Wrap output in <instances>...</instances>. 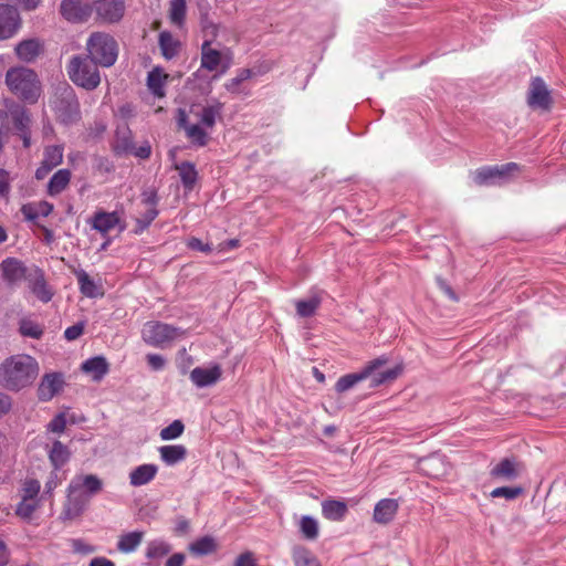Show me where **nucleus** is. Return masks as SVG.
Masks as SVG:
<instances>
[{"instance_id":"nucleus-3","label":"nucleus","mask_w":566,"mask_h":566,"mask_svg":"<svg viewBox=\"0 0 566 566\" xmlns=\"http://www.w3.org/2000/svg\"><path fill=\"white\" fill-rule=\"evenodd\" d=\"M10 92L27 103L34 104L41 95V83L36 73L28 67H11L6 74Z\"/></svg>"},{"instance_id":"nucleus-23","label":"nucleus","mask_w":566,"mask_h":566,"mask_svg":"<svg viewBox=\"0 0 566 566\" xmlns=\"http://www.w3.org/2000/svg\"><path fill=\"white\" fill-rule=\"evenodd\" d=\"M90 223L92 229L98 231L103 235H106L108 232H111L118 226L120 227V229H124V226H120V216L117 211H97L92 217Z\"/></svg>"},{"instance_id":"nucleus-48","label":"nucleus","mask_w":566,"mask_h":566,"mask_svg":"<svg viewBox=\"0 0 566 566\" xmlns=\"http://www.w3.org/2000/svg\"><path fill=\"white\" fill-rule=\"evenodd\" d=\"M185 426L180 420L172 421L169 426L161 429L159 436L164 441L177 439L182 434Z\"/></svg>"},{"instance_id":"nucleus-34","label":"nucleus","mask_w":566,"mask_h":566,"mask_svg":"<svg viewBox=\"0 0 566 566\" xmlns=\"http://www.w3.org/2000/svg\"><path fill=\"white\" fill-rule=\"evenodd\" d=\"M143 531H134L118 537L117 549L120 553L129 554L135 552L144 539Z\"/></svg>"},{"instance_id":"nucleus-28","label":"nucleus","mask_w":566,"mask_h":566,"mask_svg":"<svg viewBox=\"0 0 566 566\" xmlns=\"http://www.w3.org/2000/svg\"><path fill=\"white\" fill-rule=\"evenodd\" d=\"M158 472V467L153 463H146L136 467L129 473V483L133 486H142L153 481Z\"/></svg>"},{"instance_id":"nucleus-11","label":"nucleus","mask_w":566,"mask_h":566,"mask_svg":"<svg viewBox=\"0 0 566 566\" xmlns=\"http://www.w3.org/2000/svg\"><path fill=\"white\" fill-rule=\"evenodd\" d=\"M388 359L385 356L378 357L374 360L367 363L363 369H370V374L368 375V379L370 380L369 387L376 388L380 385L390 382L398 378L401 374V366H395L394 368L382 369V367L387 364Z\"/></svg>"},{"instance_id":"nucleus-31","label":"nucleus","mask_w":566,"mask_h":566,"mask_svg":"<svg viewBox=\"0 0 566 566\" xmlns=\"http://www.w3.org/2000/svg\"><path fill=\"white\" fill-rule=\"evenodd\" d=\"M160 459L167 465H175L184 461L187 457V449L182 444H168L158 449Z\"/></svg>"},{"instance_id":"nucleus-62","label":"nucleus","mask_w":566,"mask_h":566,"mask_svg":"<svg viewBox=\"0 0 566 566\" xmlns=\"http://www.w3.org/2000/svg\"><path fill=\"white\" fill-rule=\"evenodd\" d=\"M90 566H115V564L105 557H95L90 562Z\"/></svg>"},{"instance_id":"nucleus-30","label":"nucleus","mask_w":566,"mask_h":566,"mask_svg":"<svg viewBox=\"0 0 566 566\" xmlns=\"http://www.w3.org/2000/svg\"><path fill=\"white\" fill-rule=\"evenodd\" d=\"M43 51V45L36 39L21 41L15 46L18 57L23 62H33Z\"/></svg>"},{"instance_id":"nucleus-51","label":"nucleus","mask_w":566,"mask_h":566,"mask_svg":"<svg viewBox=\"0 0 566 566\" xmlns=\"http://www.w3.org/2000/svg\"><path fill=\"white\" fill-rule=\"evenodd\" d=\"M157 216H158V210L156 209V207H147V210L145 211V213L136 220L137 221L136 233L143 232Z\"/></svg>"},{"instance_id":"nucleus-6","label":"nucleus","mask_w":566,"mask_h":566,"mask_svg":"<svg viewBox=\"0 0 566 566\" xmlns=\"http://www.w3.org/2000/svg\"><path fill=\"white\" fill-rule=\"evenodd\" d=\"M40 491L41 483L34 478H25L21 482V486L19 489L20 501L14 510L18 517L27 522L33 518V514L41 506L42 496L40 495Z\"/></svg>"},{"instance_id":"nucleus-1","label":"nucleus","mask_w":566,"mask_h":566,"mask_svg":"<svg viewBox=\"0 0 566 566\" xmlns=\"http://www.w3.org/2000/svg\"><path fill=\"white\" fill-rule=\"evenodd\" d=\"M103 490V481L95 474H77L67 486V497L63 509V517L73 520L86 509L92 496Z\"/></svg>"},{"instance_id":"nucleus-59","label":"nucleus","mask_w":566,"mask_h":566,"mask_svg":"<svg viewBox=\"0 0 566 566\" xmlns=\"http://www.w3.org/2000/svg\"><path fill=\"white\" fill-rule=\"evenodd\" d=\"M11 408V399L6 394L0 392V417L7 413Z\"/></svg>"},{"instance_id":"nucleus-56","label":"nucleus","mask_w":566,"mask_h":566,"mask_svg":"<svg viewBox=\"0 0 566 566\" xmlns=\"http://www.w3.org/2000/svg\"><path fill=\"white\" fill-rule=\"evenodd\" d=\"M234 566H258L255 558L251 552H247L238 556Z\"/></svg>"},{"instance_id":"nucleus-54","label":"nucleus","mask_w":566,"mask_h":566,"mask_svg":"<svg viewBox=\"0 0 566 566\" xmlns=\"http://www.w3.org/2000/svg\"><path fill=\"white\" fill-rule=\"evenodd\" d=\"M146 360L153 370H161L166 365V359L158 354H148Z\"/></svg>"},{"instance_id":"nucleus-64","label":"nucleus","mask_w":566,"mask_h":566,"mask_svg":"<svg viewBox=\"0 0 566 566\" xmlns=\"http://www.w3.org/2000/svg\"><path fill=\"white\" fill-rule=\"evenodd\" d=\"M144 203L147 206V207H156V203H157V196L155 192H150V193H145V198H144Z\"/></svg>"},{"instance_id":"nucleus-40","label":"nucleus","mask_w":566,"mask_h":566,"mask_svg":"<svg viewBox=\"0 0 566 566\" xmlns=\"http://www.w3.org/2000/svg\"><path fill=\"white\" fill-rule=\"evenodd\" d=\"M298 528L304 538L315 541L319 535L318 521L310 515H303L298 522Z\"/></svg>"},{"instance_id":"nucleus-42","label":"nucleus","mask_w":566,"mask_h":566,"mask_svg":"<svg viewBox=\"0 0 566 566\" xmlns=\"http://www.w3.org/2000/svg\"><path fill=\"white\" fill-rule=\"evenodd\" d=\"M293 560L295 566H322L317 557L304 546L294 547Z\"/></svg>"},{"instance_id":"nucleus-43","label":"nucleus","mask_w":566,"mask_h":566,"mask_svg":"<svg viewBox=\"0 0 566 566\" xmlns=\"http://www.w3.org/2000/svg\"><path fill=\"white\" fill-rule=\"evenodd\" d=\"M322 298L319 295H313L308 300H300L296 301L295 307L296 313L301 317H311L315 314L316 310L319 307Z\"/></svg>"},{"instance_id":"nucleus-21","label":"nucleus","mask_w":566,"mask_h":566,"mask_svg":"<svg viewBox=\"0 0 566 566\" xmlns=\"http://www.w3.org/2000/svg\"><path fill=\"white\" fill-rule=\"evenodd\" d=\"M221 103H214L212 105L193 104L190 107V115L195 117V123H198V125L212 128L217 118L221 115Z\"/></svg>"},{"instance_id":"nucleus-47","label":"nucleus","mask_w":566,"mask_h":566,"mask_svg":"<svg viewBox=\"0 0 566 566\" xmlns=\"http://www.w3.org/2000/svg\"><path fill=\"white\" fill-rule=\"evenodd\" d=\"M217 548L216 542L210 536H203L190 544L189 551L195 555H208Z\"/></svg>"},{"instance_id":"nucleus-37","label":"nucleus","mask_w":566,"mask_h":566,"mask_svg":"<svg viewBox=\"0 0 566 566\" xmlns=\"http://www.w3.org/2000/svg\"><path fill=\"white\" fill-rule=\"evenodd\" d=\"M53 210V205L48 201L23 205L21 212L27 220L33 221L39 217H48Z\"/></svg>"},{"instance_id":"nucleus-33","label":"nucleus","mask_w":566,"mask_h":566,"mask_svg":"<svg viewBox=\"0 0 566 566\" xmlns=\"http://www.w3.org/2000/svg\"><path fill=\"white\" fill-rule=\"evenodd\" d=\"M71 458V451L61 441L55 440L49 450V459L55 471L60 470L64 464L69 462Z\"/></svg>"},{"instance_id":"nucleus-25","label":"nucleus","mask_w":566,"mask_h":566,"mask_svg":"<svg viewBox=\"0 0 566 566\" xmlns=\"http://www.w3.org/2000/svg\"><path fill=\"white\" fill-rule=\"evenodd\" d=\"M178 125L186 130L187 137L197 146H206L208 135L203 130L202 125L198 123H188L187 113L184 109L178 111Z\"/></svg>"},{"instance_id":"nucleus-16","label":"nucleus","mask_w":566,"mask_h":566,"mask_svg":"<svg viewBox=\"0 0 566 566\" xmlns=\"http://www.w3.org/2000/svg\"><path fill=\"white\" fill-rule=\"evenodd\" d=\"M25 281L29 290L38 300L43 303H49L52 300L54 292L48 284L44 272L40 268L34 266L30 269Z\"/></svg>"},{"instance_id":"nucleus-63","label":"nucleus","mask_w":566,"mask_h":566,"mask_svg":"<svg viewBox=\"0 0 566 566\" xmlns=\"http://www.w3.org/2000/svg\"><path fill=\"white\" fill-rule=\"evenodd\" d=\"M252 76V71L250 69H241L237 74V81L241 83L249 80Z\"/></svg>"},{"instance_id":"nucleus-35","label":"nucleus","mask_w":566,"mask_h":566,"mask_svg":"<svg viewBox=\"0 0 566 566\" xmlns=\"http://www.w3.org/2000/svg\"><path fill=\"white\" fill-rule=\"evenodd\" d=\"M71 171L65 168L54 172L48 184V193L54 197L64 191L71 181Z\"/></svg>"},{"instance_id":"nucleus-15","label":"nucleus","mask_w":566,"mask_h":566,"mask_svg":"<svg viewBox=\"0 0 566 566\" xmlns=\"http://www.w3.org/2000/svg\"><path fill=\"white\" fill-rule=\"evenodd\" d=\"M92 7L97 19L104 23H116L123 19L125 13V2L123 0H97Z\"/></svg>"},{"instance_id":"nucleus-39","label":"nucleus","mask_w":566,"mask_h":566,"mask_svg":"<svg viewBox=\"0 0 566 566\" xmlns=\"http://www.w3.org/2000/svg\"><path fill=\"white\" fill-rule=\"evenodd\" d=\"M82 370L98 380L108 371V364L104 357H93L83 363Z\"/></svg>"},{"instance_id":"nucleus-49","label":"nucleus","mask_w":566,"mask_h":566,"mask_svg":"<svg viewBox=\"0 0 566 566\" xmlns=\"http://www.w3.org/2000/svg\"><path fill=\"white\" fill-rule=\"evenodd\" d=\"M20 333L27 337L40 338L43 334V329L39 324L30 319H22L20 322Z\"/></svg>"},{"instance_id":"nucleus-2","label":"nucleus","mask_w":566,"mask_h":566,"mask_svg":"<svg viewBox=\"0 0 566 566\" xmlns=\"http://www.w3.org/2000/svg\"><path fill=\"white\" fill-rule=\"evenodd\" d=\"M39 365L29 355H14L0 366V384L8 390L19 391L36 379Z\"/></svg>"},{"instance_id":"nucleus-61","label":"nucleus","mask_w":566,"mask_h":566,"mask_svg":"<svg viewBox=\"0 0 566 566\" xmlns=\"http://www.w3.org/2000/svg\"><path fill=\"white\" fill-rule=\"evenodd\" d=\"M189 530V522L186 518H178L176 523V533L186 534Z\"/></svg>"},{"instance_id":"nucleus-55","label":"nucleus","mask_w":566,"mask_h":566,"mask_svg":"<svg viewBox=\"0 0 566 566\" xmlns=\"http://www.w3.org/2000/svg\"><path fill=\"white\" fill-rule=\"evenodd\" d=\"M83 332H84V324L77 323V324H74L65 329L64 337L67 340H75L83 334Z\"/></svg>"},{"instance_id":"nucleus-14","label":"nucleus","mask_w":566,"mask_h":566,"mask_svg":"<svg viewBox=\"0 0 566 566\" xmlns=\"http://www.w3.org/2000/svg\"><path fill=\"white\" fill-rule=\"evenodd\" d=\"M60 12L69 22L82 23L88 20L93 7L87 0H62Z\"/></svg>"},{"instance_id":"nucleus-17","label":"nucleus","mask_w":566,"mask_h":566,"mask_svg":"<svg viewBox=\"0 0 566 566\" xmlns=\"http://www.w3.org/2000/svg\"><path fill=\"white\" fill-rule=\"evenodd\" d=\"M64 148L62 145L44 147L40 166L35 170V178L43 180L54 168L63 163Z\"/></svg>"},{"instance_id":"nucleus-57","label":"nucleus","mask_w":566,"mask_h":566,"mask_svg":"<svg viewBox=\"0 0 566 566\" xmlns=\"http://www.w3.org/2000/svg\"><path fill=\"white\" fill-rule=\"evenodd\" d=\"M437 283H438V286L439 289L452 301L457 302L458 301V296L455 295V293L453 292V290L451 289V286L441 277H438L437 279Z\"/></svg>"},{"instance_id":"nucleus-8","label":"nucleus","mask_w":566,"mask_h":566,"mask_svg":"<svg viewBox=\"0 0 566 566\" xmlns=\"http://www.w3.org/2000/svg\"><path fill=\"white\" fill-rule=\"evenodd\" d=\"M51 104L64 123H71L78 117L80 104L74 91L69 85L60 88Z\"/></svg>"},{"instance_id":"nucleus-5","label":"nucleus","mask_w":566,"mask_h":566,"mask_svg":"<svg viewBox=\"0 0 566 566\" xmlns=\"http://www.w3.org/2000/svg\"><path fill=\"white\" fill-rule=\"evenodd\" d=\"M97 65L88 56L75 55L70 60L66 71L75 85L92 91L101 83Z\"/></svg>"},{"instance_id":"nucleus-19","label":"nucleus","mask_w":566,"mask_h":566,"mask_svg":"<svg viewBox=\"0 0 566 566\" xmlns=\"http://www.w3.org/2000/svg\"><path fill=\"white\" fill-rule=\"evenodd\" d=\"M1 276L7 284L13 286L27 280L30 269L15 258H7L0 264Z\"/></svg>"},{"instance_id":"nucleus-22","label":"nucleus","mask_w":566,"mask_h":566,"mask_svg":"<svg viewBox=\"0 0 566 566\" xmlns=\"http://www.w3.org/2000/svg\"><path fill=\"white\" fill-rule=\"evenodd\" d=\"M222 369L219 365L196 367L190 371V380L199 388L209 387L219 381Z\"/></svg>"},{"instance_id":"nucleus-32","label":"nucleus","mask_w":566,"mask_h":566,"mask_svg":"<svg viewBox=\"0 0 566 566\" xmlns=\"http://www.w3.org/2000/svg\"><path fill=\"white\" fill-rule=\"evenodd\" d=\"M369 369H360L357 373L347 374L338 378L335 384V390L338 394L346 392L353 389L358 382L367 380L368 375L370 374Z\"/></svg>"},{"instance_id":"nucleus-12","label":"nucleus","mask_w":566,"mask_h":566,"mask_svg":"<svg viewBox=\"0 0 566 566\" xmlns=\"http://www.w3.org/2000/svg\"><path fill=\"white\" fill-rule=\"evenodd\" d=\"M525 471L524 464L516 458H504L490 470V476L496 482H513Z\"/></svg>"},{"instance_id":"nucleus-10","label":"nucleus","mask_w":566,"mask_h":566,"mask_svg":"<svg viewBox=\"0 0 566 566\" xmlns=\"http://www.w3.org/2000/svg\"><path fill=\"white\" fill-rule=\"evenodd\" d=\"M517 169L518 166L515 163L485 166L474 171L473 180L479 186L494 185L496 182L506 181Z\"/></svg>"},{"instance_id":"nucleus-36","label":"nucleus","mask_w":566,"mask_h":566,"mask_svg":"<svg viewBox=\"0 0 566 566\" xmlns=\"http://www.w3.org/2000/svg\"><path fill=\"white\" fill-rule=\"evenodd\" d=\"M168 75L164 73V71L159 67H155L148 73L147 76V86L149 91L157 97L165 96V85Z\"/></svg>"},{"instance_id":"nucleus-44","label":"nucleus","mask_w":566,"mask_h":566,"mask_svg":"<svg viewBox=\"0 0 566 566\" xmlns=\"http://www.w3.org/2000/svg\"><path fill=\"white\" fill-rule=\"evenodd\" d=\"M187 0H171L169 3V19L172 24L182 27L186 19Z\"/></svg>"},{"instance_id":"nucleus-24","label":"nucleus","mask_w":566,"mask_h":566,"mask_svg":"<svg viewBox=\"0 0 566 566\" xmlns=\"http://www.w3.org/2000/svg\"><path fill=\"white\" fill-rule=\"evenodd\" d=\"M63 376L59 373L46 374L38 387V397L41 401L51 400L63 387Z\"/></svg>"},{"instance_id":"nucleus-38","label":"nucleus","mask_w":566,"mask_h":566,"mask_svg":"<svg viewBox=\"0 0 566 566\" xmlns=\"http://www.w3.org/2000/svg\"><path fill=\"white\" fill-rule=\"evenodd\" d=\"M175 169L179 172V177L184 188L189 191L192 190L198 178V172L196 170L195 165L189 161H182L180 164H177L175 166Z\"/></svg>"},{"instance_id":"nucleus-46","label":"nucleus","mask_w":566,"mask_h":566,"mask_svg":"<svg viewBox=\"0 0 566 566\" xmlns=\"http://www.w3.org/2000/svg\"><path fill=\"white\" fill-rule=\"evenodd\" d=\"M171 551L169 543L163 539L150 541L146 548V557L150 559H159L168 555Z\"/></svg>"},{"instance_id":"nucleus-45","label":"nucleus","mask_w":566,"mask_h":566,"mask_svg":"<svg viewBox=\"0 0 566 566\" xmlns=\"http://www.w3.org/2000/svg\"><path fill=\"white\" fill-rule=\"evenodd\" d=\"M421 470L432 478H439L444 474L446 468L440 457H429L420 462Z\"/></svg>"},{"instance_id":"nucleus-50","label":"nucleus","mask_w":566,"mask_h":566,"mask_svg":"<svg viewBox=\"0 0 566 566\" xmlns=\"http://www.w3.org/2000/svg\"><path fill=\"white\" fill-rule=\"evenodd\" d=\"M523 489L520 486H500L491 492L492 497H504L506 500H514L520 496Z\"/></svg>"},{"instance_id":"nucleus-53","label":"nucleus","mask_w":566,"mask_h":566,"mask_svg":"<svg viewBox=\"0 0 566 566\" xmlns=\"http://www.w3.org/2000/svg\"><path fill=\"white\" fill-rule=\"evenodd\" d=\"M187 247L191 250L200 251L203 253H209L212 251L211 244L203 243L200 239L195 237L187 240Z\"/></svg>"},{"instance_id":"nucleus-13","label":"nucleus","mask_w":566,"mask_h":566,"mask_svg":"<svg viewBox=\"0 0 566 566\" xmlns=\"http://www.w3.org/2000/svg\"><path fill=\"white\" fill-rule=\"evenodd\" d=\"M527 104L533 109L549 111L553 104L551 91L541 77H534L527 93Z\"/></svg>"},{"instance_id":"nucleus-27","label":"nucleus","mask_w":566,"mask_h":566,"mask_svg":"<svg viewBox=\"0 0 566 566\" xmlns=\"http://www.w3.org/2000/svg\"><path fill=\"white\" fill-rule=\"evenodd\" d=\"M347 513L348 506L344 501L329 499L322 502V514L328 521L340 522Z\"/></svg>"},{"instance_id":"nucleus-9","label":"nucleus","mask_w":566,"mask_h":566,"mask_svg":"<svg viewBox=\"0 0 566 566\" xmlns=\"http://www.w3.org/2000/svg\"><path fill=\"white\" fill-rule=\"evenodd\" d=\"M231 52L229 49L223 51L216 50L211 46L210 41H205L201 46V67L209 71H218L223 74L231 65Z\"/></svg>"},{"instance_id":"nucleus-18","label":"nucleus","mask_w":566,"mask_h":566,"mask_svg":"<svg viewBox=\"0 0 566 566\" xmlns=\"http://www.w3.org/2000/svg\"><path fill=\"white\" fill-rule=\"evenodd\" d=\"M21 25L18 10L6 3H0V40L12 38Z\"/></svg>"},{"instance_id":"nucleus-20","label":"nucleus","mask_w":566,"mask_h":566,"mask_svg":"<svg viewBox=\"0 0 566 566\" xmlns=\"http://www.w3.org/2000/svg\"><path fill=\"white\" fill-rule=\"evenodd\" d=\"M8 116L13 122L15 129L19 132L20 137L23 140V146L27 148L30 146V132L29 127L31 118L28 111L19 104H13L8 109Z\"/></svg>"},{"instance_id":"nucleus-26","label":"nucleus","mask_w":566,"mask_h":566,"mask_svg":"<svg viewBox=\"0 0 566 566\" xmlns=\"http://www.w3.org/2000/svg\"><path fill=\"white\" fill-rule=\"evenodd\" d=\"M399 504L395 499H382L374 509V521L378 524L390 523L398 512Z\"/></svg>"},{"instance_id":"nucleus-52","label":"nucleus","mask_w":566,"mask_h":566,"mask_svg":"<svg viewBox=\"0 0 566 566\" xmlns=\"http://www.w3.org/2000/svg\"><path fill=\"white\" fill-rule=\"evenodd\" d=\"M66 428V418L64 413L56 415L48 424V430L54 433H62Z\"/></svg>"},{"instance_id":"nucleus-7","label":"nucleus","mask_w":566,"mask_h":566,"mask_svg":"<svg viewBox=\"0 0 566 566\" xmlns=\"http://www.w3.org/2000/svg\"><path fill=\"white\" fill-rule=\"evenodd\" d=\"M184 334L185 332L178 327L156 321L145 323L142 329L143 340L150 346L160 348L184 336Z\"/></svg>"},{"instance_id":"nucleus-4","label":"nucleus","mask_w":566,"mask_h":566,"mask_svg":"<svg viewBox=\"0 0 566 566\" xmlns=\"http://www.w3.org/2000/svg\"><path fill=\"white\" fill-rule=\"evenodd\" d=\"M88 57L101 66H112L118 55L117 42L106 32H94L86 41Z\"/></svg>"},{"instance_id":"nucleus-29","label":"nucleus","mask_w":566,"mask_h":566,"mask_svg":"<svg viewBox=\"0 0 566 566\" xmlns=\"http://www.w3.org/2000/svg\"><path fill=\"white\" fill-rule=\"evenodd\" d=\"M74 275L76 276L80 291L83 295L90 298L103 296L104 292L102 285L95 283L84 270H74Z\"/></svg>"},{"instance_id":"nucleus-58","label":"nucleus","mask_w":566,"mask_h":566,"mask_svg":"<svg viewBox=\"0 0 566 566\" xmlns=\"http://www.w3.org/2000/svg\"><path fill=\"white\" fill-rule=\"evenodd\" d=\"M59 484L57 473L54 470L44 485V494H50Z\"/></svg>"},{"instance_id":"nucleus-60","label":"nucleus","mask_w":566,"mask_h":566,"mask_svg":"<svg viewBox=\"0 0 566 566\" xmlns=\"http://www.w3.org/2000/svg\"><path fill=\"white\" fill-rule=\"evenodd\" d=\"M185 558V555L181 553L174 554L167 559L165 566H182Z\"/></svg>"},{"instance_id":"nucleus-41","label":"nucleus","mask_w":566,"mask_h":566,"mask_svg":"<svg viewBox=\"0 0 566 566\" xmlns=\"http://www.w3.org/2000/svg\"><path fill=\"white\" fill-rule=\"evenodd\" d=\"M179 41H177L169 32H161L159 34V46L163 55L167 60H171L178 54Z\"/></svg>"}]
</instances>
